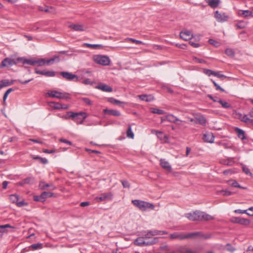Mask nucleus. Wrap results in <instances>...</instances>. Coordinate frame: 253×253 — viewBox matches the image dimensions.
<instances>
[{
    "label": "nucleus",
    "instance_id": "38",
    "mask_svg": "<svg viewBox=\"0 0 253 253\" xmlns=\"http://www.w3.org/2000/svg\"><path fill=\"white\" fill-rule=\"evenodd\" d=\"M43 245L42 243H36L32 244L30 246V248H31L33 250H36L38 249H41L42 248Z\"/></svg>",
    "mask_w": 253,
    "mask_h": 253
},
{
    "label": "nucleus",
    "instance_id": "55",
    "mask_svg": "<svg viewBox=\"0 0 253 253\" xmlns=\"http://www.w3.org/2000/svg\"><path fill=\"white\" fill-rule=\"evenodd\" d=\"M36 64H38L39 66H42L45 65V59H40L36 60Z\"/></svg>",
    "mask_w": 253,
    "mask_h": 253
},
{
    "label": "nucleus",
    "instance_id": "50",
    "mask_svg": "<svg viewBox=\"0 0 253 253\" xmlns=\"http://www.w3.org/2000/svg\"><path fill=\"white\" fill-rule=\"evenodd\" d=\"M225 53L227 55L230 57H233L235 55V52L233 49L231 48H227L225 51Z\"/></svg>",
    "mask_w": 253,
    "mask_h": 253
},
{
    "label": "nucleus",
    "instance_id": "27",
    "mask_svg": "<svg viewBox=\"0 0 253 253\" xmlns=\"http://www.w3.org/2000/svg\"><path fill=\"white\" fill-rule=\"evenodd\" d=\"M166 119L170 123H174L178 121V118L172 114H168L166 116Z\"/></svg>",
    "mask_w": 253,
    "mask_h": 253
},
{
    "label": "nucleus",
    "instance_id": "5",
    "mask_svg": "<svg viewBox=\"0 0 253 253\" xmlns=\"http://www.w3.org/2000/svg\"><path fill=\"white\" fill-rule=\"evenodd\" d=\"M94 60L96 63L103 66H108L110 63V60L106 55H95L94 56Z\"/></svg>",
    "mask_w": 253,
    "mask_h": 253
},
{
    "label": "nucleus",
    "instance_id": "46",
    "mask_svg": "<svg viewBox=\"0 0 253 253\" xmlns=\"http://www.w3.org/2000/svg\"><path fill=\"white\" fill-rule=\"evenodd\" d=\"M197 237L196 232L189 233L187 234H184V239H188V238H194Z\"/></svg>",
    "mask_w": 253,
    "mask_h": 253
},
{
    "label": "nucleus",
    "instance_id": "49",
    "mask_svg": "<svg viewBox=\"0 0 253 253\" xmlns=\"http://www.w3.org/2000/svg\"><path fill=\"white\" fill-rule=\"evenodd\" d=\"M208 42L210 44H212L216 47L220 45V43L219 42L213 39H209Z\"/></svg>",
    "mask_w": 253,
    "mask_h": 253
},
{
    "label": "nucleus",
    "instance_id": "34",
    "mask_svg": "<svg viewBox=\"0 0 253 253\" xmlns=\"http://www.w3.org/2000/svg\"><path fill=\"white\" fill-rule=\"evenodd\" d=\"M222 163L223 165L231 166L234 163V158H228L226 160H223Z\"/></svg>",
    "mask_w": 253,
    "mask_h": 253
},
{
    "label": "nucleus",
    "instance_id": "52",
    "mask_svg": "<svg viewBox=\"0 0 253 253\" xmlns=\"http://www.w3.org/2000/svg\"><path fill=\"white\" fill-rule=\"evenodd\" d=\"M211 81L212 82V83L213 84L214 86L215 87L216 90H220L221 92H224L225 90L223 88L221 87L216 83H215L212 79H211Z\"/></svg>",
    "mask_w": 253,
    "mask_h": 253
},
{
    "label": "nucleus",
    "instance_id": "57",
    "mask_svg": "<svg viewBox=\"0 0 253 253\" xmlns=\"http://www.w3.org/2000/svg\"><path fill=\"white\" fill-rule=\"evenodd\" d=\"M236 26L238 28L241 29L245 27V24L244 22L240 21L236 24Z\"/></svg>",
    "mask_w": 253,
    "mask_h": 253
},
{
    "label": "nucleus",
    "instance_id": "32",
    "mask_svg": "<svg viewBox=\"0 0 253 253\" xmlns=\"http://www.w3.org/2000/svg\"><path fill=\"white\" fill-rule=\"evenodd\" d=\"M53 193L44 191L41 194V198L45 201L47 198L53 197Z\"/></svg>",
    "mask_w": 253,
    "mask_h": 253
},
{
    "label": "nucleus",
    "instance_id": "63",
    "mask_svg": "<svg viewBox=\"0 0 253 253\" xmlns=\"http://www.w3.org/2000/svg\"><path fill=\"white\" fill-rule=\"evenodd\" d=\"M214 76L216 77L219 78H226V76H225L224 75L220 74V72H215V73L214 74Z\"/></svg>",
    "mask_w": 253,
    "mask_h": 253
},
{
    "label": "nucleus",
    "instance_id": "13",
    "mask_svg": "<svg viewBox=\"0 0 253 253\" xmlns=\"http://www.w3.org/2000/svg\"><path fill=\"white\" fill-rule=\"evenodd\" d=\"M35 73L37 74L44 75L47 77H54L55 76V72L53 71H40L37 69H35Z\"/></svg>",
    "mask_w": 253,
    "mask_h": 253
},
{
    "label": "nucleus",
    "instance_id": "23",
    "mask_svg": "<svg viewBox=\"0 0 253 253\" xmlns=\"http://www.w3.org/2000/svg\"><path fill=\"white\" fill-rule=\"evenodd\" d=\"M17 61H22L23 64L35 65L36 64V60L26 59L24 58H18Z\"/></svg>",
    "mask_w": 253,
    "mask_h": 253
},
{
    "label": "nucleus",
    "instance_id": "24",
    "mask_svg": "<svg viewBox=\"0 0 253 253\" xmlns=\"http://www.w3.org/2000/svg\"><path fill=\"white\" fill-rule=\"evenodd\" d=\"M235 131L237 133V136L239 138L241 139L242 140L246 139L245 131L243 130L238 127H235Z\"/></svg>",
    "mask_w": 253,
    "mask_h": 253
},
{
    "label": "nucleus",
    "instance_id": "25",
    "mask_svg": "<svg viewBox=\"0 0 253 253\" xmlns=\"http://www.w3.org/2000/svg\"><path fill=\"white\" fill-rule=\"evenodd\" d=\"M13 81H9L8 80H2L0 81V89L4 87H6L13 84Z\"/></svg>",
    "mask_w": 253,
    "mask_h": 253
},
{
    "label": "nucleus",
    "instance_id": "4",
    "mask_svg": "<svg viewBox=\"0 0 253 253\" xmlns=\"http://www.w3.org/2000/svg\"><path fill=\"white\" fill-rule=\"evenodd\" d=\"M79 116H82L83 119L80 123V124H82L83 123V121L87 118V115L85 112H84L76 113L72 111H69L66 113V114L63 118L65 119H72V120H75L76 117H78Z\"/></svg>",
    "mask_w": 253,
    "mask_h": 253
},
{
    "label": "nucleus",
    "instance_id": "62",
    "mask_svg": "<svg viewBox=\"0 0 253 253\" xmlns=\"http://www.w3.org/2000/svg\"><path fill=\"white\" fill-rule=\"evenodd\" d=\"M82 100L87 105H91L92 104L91 100L88 98H83Z\"/></svg>",
    "mask_w": 253,
    "mask_h": 253
},
{
    "label": "nucleus",
    "instance_id": "20",
    "mask_svg": "<svg viewBox=\"0 0 253 253\" xmlns=\"http://www.w3.org/2000/svg\"><path fill=\"white\" fill-rule=\"evenodd\" d=\"M177 252L179 253H197L196 252L191 250L186 246L180 247L177 249Z\"/></svg>",
    "mask_w": 253,
    "mask_h": 253
},
{
    "label": "nucleus",
    "instance_id": "47",
    "mask_svg": "<svg viewBox=\"0 0 253 253\" xmlns=\"http://www.w3.org/2000/svg\"><path fill=\"white\" fill-rule=\"evenodd\" d=\"M126 135L127 137L130 138H133L134 135L131 130V127L130 126H129L127 131H126Z\"/></svg>",
    "mask_w": 253,
    "mask_h": 253
},
{
    "label": "nucleus",
    "instance_id": "48",
    "mask_svg": "<svg viewBox=\"0 0 253 253\" xmlns=\"http://www.w3.org/2000/svg\"><path fill=\"white\" fill-rule=\"evenodd\" d=\"M14 90L12 88H10L9 89H8L4 93V95H3V102H5V101H6V99L8 95V94L11 93L12 91H13Z\"/></svg>",
    "mask_w": 253,
    "mask_h": 253
},
{
    "label": "nucleus",
    "instance_id": "51",
    "mask_svg": "<svg viewBox=\"0 0 253 253\" xmlns=\"http://www.w3.org/2000/svg\"><path fill=\"white\" fill-rule=\"evenodd\" d=\"M101 195L105 201L107 200H111L112 197V194L111 193H103Z\"/></svg>",
    "mask_w": 253,
    "mask_h": 253
},
{
    "label": "nucleus",
    "instance_id": "44",
    "mask_svg": "<svg viewBox=\"0 0 253 253\" xmlns=\"http://www.w3.org/2000/svg\"><path fill=\"white\" fill-rule=\"evenodd\" d=\"M227 183H228V185H231L234 187H239V183L237 182L236 180H229L227 181Z\"/></svg>",
    "mask_w": 253,
    "mask_h": 253
},
{
    "label": "nucleus",
    "instance_id": "29",
    "mask_svg": "<svg viewBox=\"0 0 253 253\" xmlns=\"http://www.w3.org/2000/svg\"><path fill=\"white\" fill-rule=\"evenodd\" d=\"M170 238L171 239H178L179 240H184V234L183 233H174L173 234H171L170 235Z\"/></svg>",
    "mask_w": 253,
    "mask_h": 253
},
{
    "label": "nucleus",
    "instance_id": "22",
    "mask_svg": "<svg viewBox=\"0 0 253 253\" xmlns=\"http://www.w3.org/2000/svg\"><path fill=\"white\" fill-rule=\"evenodd\" d=\"M196 121L194 122L195 124H199L202 126H205L206 125L207 121L205 118L202 116H197L195 118Z\"/></svg>",
    "mask_w": 253,
    "mask_h": 253
},
{
    "label": "nucleus",
    "instance_id": "26",
    "mask_svg": "<svg viewBox=\"0 0 253 253\" xmlns=\"http://www.w3.org/2000/svg\"><path fill=\"white\" fill-rule=\"evenodd\" d=\"M69 27L75 31H84L85 30L84 26L80 24H71Z\"/></svg>",
    "mask_w": 253,
    "mask_h": 253
},
{
    "label": "nucleus",
    "instance_id": "64",
    "mask_svg": "<svg viewBox=\"0 0 253 253\" xmlns=\"http://www.w3.org/2000/svg\"><path fill=\"white\" fill-rule=\"evenodd\" d=\"M34 200L37 202H44L43 200H42V198H41V195L40 196L35 195L33 197Z\"/></svg>",
    "mask_w": 253,
    "mask_h": 253
},
{
    "label": "nucleus",
    "instance_id": "39",
    "mask_svg": "<svg viewBox=\"0 0 253 253\" xmlns=\"http://www.w3.org/2000/svg\"><path fill=\"white\" fill-rule=\"evenodd\" d=\"M61 104H61V103L55 102H51L50 103V106L51 107H53L55 109H58V110L61 109V108H62Z\"/></svg>",
    "mask_w": 253,
    "mask_h": 253
},
{
    "label": "nucleus",
    "instance_id": "18",
    "mask_svg": "<svg viewBox=\"0 0 253 253\" xmlns=\"http://www.w3.org/2000/svg\"><path fill=\"white\" fill-rule=\"evenodd\" d=\"M161 166L165 169L168 171L171 170V167L169 163L166 161L165 159H161L160 160Z\"/></svg>",
    "mask_w": 253,
    "mask_h": 253
},
{
    "label": "nucleus",
    "instance_id": "31",
    "mask_svg": "<svg viewBox=\"0 0 253 253\" xmlns=\"http://www.w3.org/2000/svg\"><path fill=\"white\" fill-rule=\"evenodd\" d=\"M238 15L240 16L248 17L251 16V11L248 10H240L238 12Z\"/></svg>",
    "mask_w": 253,
    "mask_h": 253
},
{
    "label": "nucleus",
    "instance_id": "45",
    "mask_svg": "<svg viewBox=\"0 0 253 253\" xmlns=\"http://www.w3.org/2000/svg\"><path fill=\"white\" fill-rule=\"evenodd\" d=\"M225 247L226 250L231 253H234L236 251L235 248L232 246L230 243H227Z\"/></svg>",
    "mask_w": 253,
    "mask_h": 253
},
{
    "label": "nucleus",
    "instance_id": "2",
    "mask_svg": "<svg viewBox=\"0 0 253 253\" xmlns=\"http://www.w3.org/2000/svg\"><path fill=\"white\" fill-rule=\"evenodd\" d=\"M132 204L142 211H145L147 209L153 210L155 208L153 204L139 200L132 201Z\"/></svg>",
    "mask_w": 253,
    "mask_h": 253
},
{
    "label": "nucleus",
    "instance_id": "41",
    "mask_svg": "<svg viewBox=\"0 0 253 253\" xmlns=\"http://www.w3.org/2000/svg\"><path fill=\"white\" fill-rule=\"evenodd\" d=\"M9 199L12 203H15L17 205L19 200V196L17 195H11L9 197Z\"/></svg>",
    "mask_w": 253,
    "mask_h": 253
},
{
    "label": "nucleus",
    "instance_id": "15",
    "mask_svg": "<svg viewBox=\"0 0 253 253\" xmlns=\"http://www.w3.org/2000/svg\"><path fill=\"white\" fill-rule=\"evenodd\" d=\"M103 112L105 114L117 117L121 115V113L116 110L105 109L103 110Z\"/></svg>",
    "mask_w": 253,
    "mask_h": 253
},
{
    "label": "nucleus",
    "instance_id": "9",
    "mask_svg": "<svg viewBox=\"0 0 253 253\" xmlns=\"http://www.w3.org/2000/svg\"><path fill=\"white\" fill-rule=\"evenodd\" d=\"M142 235H151V236H155V235H163L168 234V232L165 231L158 230H149V231H141Z\"/></svg>",
    "mask_w": 253,
    "mask_h": 253
},
{
    "label": "nucleus",
    "instance_id": "30",
    "mask_svg": "<svg viewBox=\"0 0 253 253\" xmlns=\"http://www.w3.org/2000/svg\"><path fill=\"white\" fill-rule=\"evenodd\" d=\"M31 158L35 160H38L40 163L43 164H46L48 163V160L46 158H42L39 156L33 155Z\"/></svg>",
    "mask_w": 253,
    "mask_h": 253
},
{
    "label": "nucleus",
    "instance_id": "1",
    "mask_svg": "<svg viewBox=\"0 0 253 253\" xmlns=\"http://www.w3.org/2000/svg\"><path fill=\"white\" fill-rule=\"evenodd\" d=\"M184 216L189 220L193 221H209L214 219L211 215L200 211H196L193 212L186 213L185 214Z\"/></svg>",
    "mask_w": 253,
    "mask_h": 253
},
{
    "label": "nucleus",
    "instance_id": "59",
    "mask_svg": "<svg viewBox=\"0 0 253 253\" xmlns=\"http://www.w3.org/2000/svg\"><path fill=\"white\" fill-rule=\"evenodd\" d=\"M121 182L124 188H129L130 187V184L127 181L122 180Z\"/></svg>",
    "mask_w": 253,
    "mask_h": 253
},
{
    "label": "nucleus",
    "instance_id": "17",
    "mask_svg": "<svg viewBox=\"0 0 253 253\" xmlns=\"http://www.w3.org/2000/svg\"><path fill=\"white\" fill-rule=\"evenodd\" d=\"M203 139L205 142L211 143L214 141V136L211 132L206 133L204 134Z\"/></svg>",
    "mask_w": 253,
    "mask_h": 253
},
{
    "label": "nucleus",
    "instance_id": "43",
    "mask_svg": "<svg viewBox=\"0 0 253 253\" xmlns=\"http://www.w3.org/2000/svg\"><path fill=\"white\" fill-rule=\"evenodd\" d=\"M23 180H24V183H25V184H33L35 182L34 178L32 177H27V178L24 179Z\"/></svg>",
    "mask_w": 253,
    "mask_h": 253
},
{
    "label": "nucleus",
    "instance_id": "61",
    "mask_svg": "<svg viewBox=\"0 0 253 253\" xmlns=\"http://www.w3.org/2000/svg\"><path fill=\"white\" fill-rule=\"evenodd\" d=\"M33 80V78L31 79H29L28 80H26V81H22L21 80H16V81L20 83L21 84H26L28 83H29V82H30L31 81H32V80Z\"/></svg>",
    "mask_w": 253,
    "mask_h": 253
},
{
    "label": "nucleus",
    "instance_id": "33",
    "mask_svg": "<svg viewBox=\"0 0 253 253\" xmlns=\"http://www.w3.org/2000/svg\"><path fill=\"white\" fill-rule=\"evenodd\" d=\"M218 102L222 106L223 108L228 109L231 107V105L227 102L222 100V99H219Z\"/></svg>",
    "mask_w": 253,
    "mask_h": 253
},
{
    "label": "nucleus",
    "instance_id": "53",
    "mask_svg": "<svg viewBox=\"0 0 253 253\" xmlns=\"http://www.w3.org/2000/svg\"><path fill=\"white\" fill-rule=\"evenodd\" d=\"M203 72L206 75H208V76H211V75L214 76V74L215 73V71L207 69H204Z\"/></svg>",
    "mask_w": 253,
    "mask_h": 253
},
{
    "label": "nucleus",
    "instance_id": "10",
    "mask_svg": "<svg viewBox=\"0 0 253 253\" xmlns=\"http://www.w3.org/2000/svg\"><path fill=\"white\" fill-rule=\"evenodd\" d=\"M231 221L233 223H238L244 225H248L250 223V220L240 217H233L231 218Z\"/></svg>",
    "mask_w": 253,
    "mask_h": 253
},
{
    "label": "nucleus",
    "instance_id": "58",
    "mask_svg": "<svg viewBox=\"0 0 253 253\" xmlns=\"http://www.w3.org/2000/svg\"><path fill=\"white\" fill-rule=\"evenodd\" d=\"M6 228H13V227L8 224L0 225V233L1 232H3V231H2V230Z\"/></svg>",
    "mask_w": 253,
    "mask_h": 253
},
{
    "label": "nucleus",
    "instance_id": "40",
    "mask_svg": "<svg viewBox=\"0 0 253 253\" xmlns=\"http://www.w3.org/2000/svg\"><path fill=\"white\" fill-rule=\"evenodd\" d=\"M126 41L127 42H131L133 43L137 44H144V43L141 41L137 40L132 38H127L126 39Z\"/></svg>",
    "mask_w": 253,
    "mask_h": 253
},
{
    "label": "nucleus",
    "instance_id": "37",
    "mask_svg": "<svg viewBox=\"0 0 253 253\" xmlns=\"http://www.w3.org/2000/svg\"><path fill=\"white\" fill-rule=\"evenodd\" d=\"M241 165L243 172H245L247 175L253 176V173L250 171V169L246 165L243 164H242Z\"/></svg>",
    "mask_w": 253,
    "mask_h": 253
},
{
    "label": "nucleus",
    "instance_id": "42",
    "mask_svg": "<svg viewBox=\"0 0 253 253\" xmlns=\"http://www.w3.org/2000/svg\"><path fill=\"white\" fill-rule=\"evenodd\" d=\"M84 46H86L89 48H96L97 47H100L103 46L101 44H90V43H84Z\"/></svg>",
    "mask_w": 253,
    "mask_h": 253
},
{
    "label": "nucleus",
    "instance_id": "7",
    "mask_svg": "<svg viewBox=\"0 0 253 253\" xmlns=\"http://www.w3.org/2000/svg\"><path fill=\"white\" fill-rule=\"evenodd\" d=\"M59 74L67 81L78 82L80 80L78 76L70 72L63 71L59 72Z\"/></svg>",
    "mask_w": 253,
    "mask_h": 253
},
{
    "label": "nucleus",
    "instance_id": "12",
    "mask_svg": "<svg viewBox=\"0 0 253 253\" xmlns=\"http://www.w3.org/2000/svg\"><path fill=\"white\" fill-rule=\"evenodd\" d=\"M179 36L180 38L184 41L190 40L193 37L191 32L188 30L180 32Z\"/></svg>",
    "mask_w": 253,
    "mask_h": 253
},
{
    "label": "nucleus",
    "instance_id": "19",
    "mask_svg": "<svg viewBox=\"0 0 253 253\" xmlns=\"http://www.w3.org/2000/svg\"><path fill=\"white\" fill-rule=\"evenodd\" d=\"M206 2L208 3V5H209L212 8H217L219 3L220 0H205Z\"/></svg>",
    "mask_w": 253,
    "mask_h": 253
},
{
    "label": "nucleus",
    "instance_id": "11",
    "mask_svg": "<svg viewBox=\"0 0 253 253\" xmlns=\"http://www.w3.org/2000/svg\"><path fill=\"white\" fill-rule=\"evenodd\" d=\"M214 17L217 21L219 22L227 21L229 18V16L225 13H220L218 11L215 12Z\"/></svg>",
    "mask_w": 253,
    "mask_h": 253
},
{
    "label": "nucleus",
    "instance_id": "60",
    "mask_svg": "<svg viewBox=\"0 0 253 253\" xmlns=\"http://www.w3.org/2000/svg\"><path fill=\"white\" fill-rule=\"evenodd\" d=\"M247 211H248V210H240V209H237V210H235L234 211V212L236 213H239V214L246 213L247 214V213H248V212H247Z\"/></svg>",
    "mask_w": 253,
    "mask_h": 253
},
{
    "label": "nucleus",
    "instance_id": "36",
    "mask_svg": "<svg viewBox=\"0 0 253 253\" xmlns=\"http://www.w3.org/2000/svg\"><path fill=\"white\" fill-rule=\"evenodd\" d=\"M150 109L151 112L154 114H158L159 115H163L165 114V112L163 110L154 108H151Z\"/></svg>",
    "mask_w": 253,
    "mask_h": 253
},
{
    "label": "nucleus",
    "instance_id": "16",
    "mask_svg": "<svg viewBox=\"0 0 253 253\" xmlns=\"http://www.w3.org/2000/svg\"><path fill=\"white\" fill-rule=\"evenodd\" d=\"M96 88L98 89H99L103 91L108 92H111L113 91V88L103 83H100L97 86Z\"/></svg>",
    "mask_w": 253,
    "mask_h": 253
},
{
    "label": "nucleus",
    "instance_id": "14",
    "mask_svg": "<svg viewBox=\"0 0 253 253\" xmlns=\"http://www.w3.org/2000/svg\"><path fill=\"white\" fill-rule=\"evenodd\" d=\"M39 187L42 190H45L47 188H50V190L55 189V186L52 183H46L44 182L41 181L39 183Z\"/></svg>",
    "mask_w": 253,
    "mask_h": 253
},
{
    "label": "nucleus",
    "instance_id": "21",
    "mask_svg": "<svg viewBox=\"0 0 253 253\" xmlns=\"http://www.w3.org/2000/svg\"><path fill=\"white\" fill-rule=\"evenodd\" d=\"M138 98L142 101L151 102L154 99V97L151 95L142 94L138 96Z\"/></svg>",
    "mask_w": 253,
    "mask_h": 253
},
{
    "label": "nucleus",
    "instance_id": "6",
    "mask_svg": "<svg viewBox=\"0 0 253 253\" xmlns=\"http://www.w3.org/2000/svg\"><path fill=\"white\" fill-rule=\"evenodd\" d=\"M50 97L56 98L60 99H68L70 98V94L67 92H61L56 90H52L48 92Z\"/></svg>",
    "mask_w": 253,
    "mask_h": 253
},
{
    "label": "nucleus",
    "instance_id": "28",
    "mask_svg": "<svg viewBox=\"0 0 253 253\" xmlns=\"http://www.w3.org/2000/svg\"><path fill=\"white\" fill-rule=\"evenodd\" d=\"M239 119L242 122H244L246 123H250L253 124V119L249 118L247 115H244L242 116L241 114H240Z\"/></svg>",
    "mask_w": 253,
    "mask_h": 253
},
{
    "label": "nucleus",
    "instance_id": "56",
    "mask_svg": "<svg viewBox=\"0 0 253 253\" xmlns=\"http://www.w3.org/2000/svg\"><path fill=\"white\" fill-rule=\"evenodd\" d=\"M220 193L223 195L225 196H230L232 194V192L229 191L227 190H223L220 191Z\"/></svg>",
    "mask_w": 253,
    "mask_h": 253
},
{
    "label": "nucleus",
    "instance_id": "8",
    "mask_svg": "<svg viewBox=\"0 0 253 253\" xmlns=\"http://www.w3.org/2000/svg\"><path fill=\"white\" fill-rule=\"evenodd\" d=\"M16 64H17V62L14 59L7 57L1 61L0 64V69L4 67H10Z\"/></svg>",
    "mask_w": 253,
    "mask_h": 253
},
{
    "label": "nucleus",
    "instance_id": "54",
    "mask_svg": "<svg viewBox=\"0 0 253 253\" xmlns=\"http://www.w3.org/2000/svg\"><path fill=\"white\" fill-rule=\"evenodd\" d=\"M44 11H45L46 12L52 13L55 12V9L54 8V7H53L52 6L49 7V6H46L44 8Z\"/></svg>",
    "mask_w": 253,
    "mask_h": 253
},
{
    "label": "nucleus",
    "instance_id": "3",
    "mask_svg": "<svg viewBox=\"0 0 253 253\" xmlns=\"http://www.w3.org/2000/svg\"><path fill=\"white\" fill-rule=\"evenodd\" d=\"M158 241L159 238L158 237H154L151 241H144V238L142 237L136 238L134 242V244L138 246H150L156 244L158 242Z\"/></svg>",
    "mask_w": 253,
    "mask_h": 253
},
{
    "label": "nucleus",
    "instance_id": "35",
    "mask_svg": "<svg viewBox=\"0 0 253 253\" xmlns=\"http://www.w3.org/2000/svg\"><path fill=\"white\" fill-rule=\"evenodd\" d=\"M108 101L111 103L115 104L116 105H120L121 104H124L125 102H122L120 100H117L113 97H110L108 99Z\"/></svg>",
    "mask_w": 253,
    "mask_h": 253
}]
</instances>
